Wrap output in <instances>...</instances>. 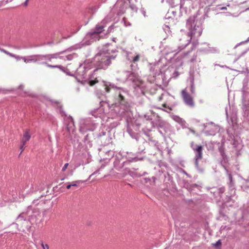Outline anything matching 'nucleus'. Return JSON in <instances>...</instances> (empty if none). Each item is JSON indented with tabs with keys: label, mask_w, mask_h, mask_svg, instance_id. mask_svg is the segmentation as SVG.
Masks as SVG:
<instances>
[{
	"label": "nucleus",
	"mask_w": 249,
	"mask_h": 249,
	"mask_svg": "<svg viewBox=\"0 0 249 249\" xmlns=\"http://www.w3.org/2000/svg\"><path fill=\"white\" fill-rule=\"evenodd\" d=\"M31 138L30 129H26L24 131L23 136L21 139V143L25 144L26 142L30 140Z\"/></svg>",
	"instance_id": "19"
},
{
	"label": "nucleus",
	"mask_w": 249,
	"mask_h": 249,
	"mask_svg": "<svg viewBox=\"0 0 249 249\" xmlns=\"http://www.w3.org/2000/svg\"><path fill=\"white\" fill-rule=\"evenodd\" d=\"M64 72L66 73L67 75H72V74H71L69 69H68V71H64Z\"/></svg>",
	"instance_id": "46"
},
{
	"label": "nucleus",
	"mask_w": 249,
	"mask_h": 249,
	"mask_svg": "<svg viewBox=\"0 0 249 249\" xmlns=\"http://www.w3.org/2000/svg\"><path fill=\"white\" fill-rule=\"evenodd\" d=\"M122 159L123 157L120 154L114 158L113 167L119 171H121L125 165L128 164L131 162L142 160H143V158H138L137 157H131L128 156L127 160L123 161Z\"/></svg>",
	"instance_id": "7"
},
{
	"label": "nucleus",
	"mask_w": 249,
	"mask_h": 249,
	"mask_svg": "<svg viewBox=\"0 0 249 249\" xmlns=\"http://www.w3.org/2000/svg\"><path fill=\"white\" fill-rule=\"evenodd\" d=\"M96 138L98 142H100L103 145H107L111 142L112 138L109 131H102L98 133Z\"/></svg>",
	"instance_id": "10"
},
{
	"label": "nucleus",
	"mask_w": 249,
	"mask_h": 249,
	"mask_svg": "<svg viewBox=\"0 0 249 249\" xmlns=\"http://www.w3.org/2000/svg\"><path fill=\"white\" fill-rule=\"evenodd\" d=\"M100 107H103L105 104H107V106L108 107L109 104L108 103L106 102H104L103 101H100ZM103 108H96L94 109L93 110L91 111V114L92 116H94L95 118H98L99 117H100V115L103 112Z\"/></svg>",
	"instance_id": "16"
},
{
	"label": "nucleus",
	"mask_w": 249,
	"mask_h": 249,
	"mask_svg": "<svg viewBox=\"0 0 249 249\" xmlns=\"http://www.w3.org/2000/svg\"><path fill=\"white\" fill-rule=\"evenodd\" d=\"M46 66L49 68H57V67H58V65H52L51 64H49L47 63L46 64Z\"/></svg>",
	"instance_id": "35"
},
{
	"label": "nucleus",
	"mask_w": 249,
	"mask_h": 249,
	"mask_svg": "<svg viewBox=\"0 0 249 249\" xmlns=\"http://www.w3.org/2000/svg\"><path fill=\"white\" fill-rule=\"evenodd\" d=\"M126 82L129 83L131 86L135 84L140 83L142 80H140L139 75L132 71H126Z\"/></svg>",
	"instance_id": "11"
},
{
	"label": "nucleus",
	"mask_w": 249,
	"mask_h": 249,
	"mask_svg": "<svg viewBox=\"0 0 249 249\" xmlns=\"http://www.w3.org/2000/svg\"><path fill=\"white\" fill-rule=\"evenodd\" d=\"M127 132L130 135V136L133 138L135 139L137 142L141 141L143 142V139L142 137L137 133H135L133 131V129L131 126L129 125L127 127Z\"/></svg>",
	"instance_id": "14"
},
{
	"label": "nucleus",
	"mask_w": 249,
	"mask_h": 249,
	"mask_svg": "<svg viewBox=\"0 0 249 249\" xmlns=\"http://www.w3.org/2000/svg\"><path fill=\"white\" fill-rule=\"evenodd\" d=\"M132 126L133 128H134L135 127V126L133 124L132 125Z\"/></svg>",
	"instance_id": "58"
},
{
	"label": "nucleus",
	"mask_w": 249,
	"mask_h": 249,
	"mask_svg": "<svg viewBox=\"0 0 249 249\" xmlns=\"http://www.w3.org/2000/svg\"><path fill=\"white\" fill-rule=\"evenodd\" d=\"M114 28V25L113 24H112L111 25H110L108 28V29H107V33H110L112 30H113Z\"/></svg>",
	"instance_id": "34"
},
{
	"label": "nucleus",
	"mask_w": 249,
	"mask_h": 249,
	"mask_svg": "<svg viewBox=\"0 0 249 249\" xmlns=\"http://www.w3.org/2000/svg\"><path fill=\"white\" fill-rule=\"evenodd\" d=\"M91 44V41L90 40L88 41H82L81 42L74 45L72 48L74 49H81L83 47L88 46Z\"/></svg>",
	"instance_id": "20"
},
{
	"label": "nucleus",
	"mask_w": 249,
	"mask_h": 249,
	"mask_svg": "<svg viewBox=\"0 0 249 249\" xmlns=\"http://www.w3.org/2000/svg\"><path fill=\"white\" fill-rule=\"evenodd\" d=\"M42 246L44 249H48L49 246L47 244L44 245L43 243H42Z\"/></svg>",
	"instance_id": "43"
},
{
	"label": "nucleus",
	"mask_w": 249,
	"mask_h": 249,
	"mask_svg": "<svg viewBox=\"0 0 249 249\" xmlns=\"http://www.w3.org/2000/svg\"><path fill=\"white\" fill-rule=\"evenodd\" d=\"M141 12H142V15L144 16V17H146V15H145L146 12H145V11L144 10V9H143V8H142V9H141Z\"/></svg>",
	"instance_id": "44"
},
{
	"label": "nucleus",
	"mask_w": 249,
	"mask_h": 249,
	"mask_svg": "<svg viewBox=\"0 0 249 249\" xmlns=\"http://www.w3.org/2000/svg\"><path fill=\"white\" fill-rule=\"evenodd\" d=\"M23 87V85H20L19 87H18V89H22Z\"/></svg>",
	"instance_id": "50"
},
{
	"label": "nucleus",
	"mask_w": 249,
	"mask_h": 249,
	"mask_svg": "<svg viewBox=\"0 0 249 249\" xmlns=\"http://www.w3.org/2000/svg\"><path fill=\"white\" fill-rule=\"evenodd\" d=\"M13 0H7L5 1L6 3L12 1Z\"/></svg>",
	"instance_id": "53"
},
{
	"label": "nucleus",
	"mask_w": 249,
	"mask_h": 249,
	"mask_svg": "<svg viewBox=\"0 0 249 249\" xmlns=\"http://www.w3.org/2000/svg\"><path fill=\"white\" fill-rule=\"evenodd\" d=\"M103 82L105 90L107 92H109L111 89L115 91V101L112 104L115 112L120 116H124L129 110L128 101L130 95L128 91L122 88L117 87L110 82Z\"/></svg>",
	"instance_id": "1"
},
{
	"label": "nucleus",
	"mask_w": 249,
	"mask_h": 249,
	"mask_svg": "<svg viewBox=\"0 0 249 249\" xmlns=\"http://www.w3.org/2000/svg\"><path fill=\"white\" fill-rule=\"evenodd\" d=\"M66 52V50H64V51L58 52V53H54L53 54H51L52 59H57V58H60V59L63 58L64 57L60 56V55Z\"/></svg>",
	"instance_id": "23"
},
{
	"label": "nucleus",
	"mask_w": 249,
	"mask_h": 249,
	"mask_svg": "<svg viewBox=\"0 0 249 249\" xmlns=\"http://www.w3.org/2000/svg\"><path fill=\"white\" fill-rule=\"evenodd\" d=\"M146 174V173H145V172H144V173H143V175H144V174Z\"/></svg>",
	"instance_id": "59"
},
{
	"label": "nucleus",
	"mask_w": 249,
	"mask_h": 249,
	"mask_svg": "<svg viewBox=\"0 0 249 249\" xmlns=\"http://www.w3.org/2000/svg\"><path fill=\"white\" fill-rule=\"evenodd\" d=\"M93 68L91 62L85 61L83 64H80L76 71V74L77 77L85 80H88V83L90 86H93L98 82L96 78L94 77L93 71L91 74H89L88 76V71Z\"/></svg>",
	"instance_id": "3"
},
{
	"label": "nucleus",
	"mask_w": 249,
	"mask_h": 249,
	"mask_svg": "<svg viewBox=\"0 0 249 249\" xmlns=\"http://www.w3.org/2000/svg\"><path fill=\"white\" fill-rule=\"evenodd\" d=\"M155 66H156L155 63L149 64V66H150L149 70L151 72V74L149 76L148 80L151 83L154 82V81L155 80V75H156V72L155 71Z\"/></svg>",
	"instance_id": "17"
},
{
	"label": "nucleus",
	"mask_w": 249,
	"mask_h": 249,
	"mask_svg": "<svg viewBox=\"0 0 249 249\" xmlns=\"http://www.w3.org/2000/svg\"><path fill=\"white\" fill-rule=\"evenodd\" d=\"M130 156V157H137L138 158H139L138 157V155H136V154H131V153H130V154H128L127 153V156H126V158L127 159L128 157ZM140 158H142L143 159V157H141Z\"/></svg>",
	"instance_id": "36"
},
{
	"label": "nucleus",
	"mask_w": 249,
	"mask_h": 249,
	"mask_svg": "<svg viewBox=\"0 0 249 249\" xmlns=\"http://www.w3.org/2000/svg\"><path fill=\"white\" fill-rule=\"evenodd\" d=\"M97 124H98L91 118L82 119L80 122L79 131L83 134L87 131H93L96 128Z\"/></svg>",
	"instance_id": "8"
},
{
	"label": "nucleus",
	"mask_w": 249,
	"mask_h": 249,
	"mask_svg": "<svg viewBox=\"0 0 249 249\" xmlns=\"http://www.w3.org/2000/svg\"><path fill=\"white\" fill-rule=\"evenodd\" d=\"M128 185H129L130 186H132V185L130 184V183H128L127 184Z\"/></svg>",
	"instance_id": "57"
},
{
	"label": "nucleus",
	"mask_w": 249,
	"mask_h": 249,
	"mask_svg": "<svg viewBox=\"0 0 249 249\" xmlns=\"http://www.w3.org/2000/svg\"><path fill=\"white\" fill-rule=\"evenodd\" d=\"M0 50L1 51V52H3V53H6V54L10 56L11 57H12L13 56H15V54H13V53H12L3 49H0Z\"/></svg>",
	"instance_id": "30"
},
{
	"label": "nucleus",
	"mask_w": 249,
	"mask_h": 249,
	"mask_svg": "<svg viewBox=\"0 0 249 249\" xmlns=\"http://www.w3.org/2000/svg\"><path fill=\"white\" fill-rule=\"evenodd\" d=\"M95 93L96 96L99 99H101L102 96H103V93L102 91L100 90H98V89L96 90L95 91Z\"/></svg>",
	"instance_id": "27"
},
{
	"label": "nucleus",
	"mask_w": 249,
	"mask_h": 249,
	"mask_svg": "<svg viewBox=\"0 0 249 249\" xmlns=\"http://www.w3.org/2000/svg\"><path fill=\"white\" fill-rule=\"evenodd\" d=\"M13 57L15 58L17 60H20L21 59H22V57H23L15 55V56H13Z\"/></svg>",
	"instance_id": "42"
},
{
	"label": "nucleus",
	"mask_w": 249,
	"mask_h": 249,
	"mask_svg": "<svg viewBox=\"0 0 249 249\" xmlns=\"http://www.w3.org/2000/svg\"><path fill=\"white\" fill-rule=\"evenodd\" d=\"M162 107L167 109L165 111L167 112H170L172 110V108L169 107H167L166 104L165 103L162 104Z\"/></svg>",
	"instance_id": "32"
},
{
	"label": "nucleus",
	"mask_w": 249,
	"mask_h": 249,
	"mask_svg": "<svg viewBox=\"0 0 249 249\" xmlns=\"http://www.w3.org/2000/svg\"><path fill=\"white\" fill-rule=\"evenodd\" d=\"M88 135H87L85 137V141H87L88 140Z\"/></svg>",
	"instance_id": "54"
},
{
	"label": "nucleus",
	"mask_w": 249,
	"mask_h": 249,
	"mask_svg": "<svg viewBox=\"0 0 249 249\" xmlns=\"http://www.w3.org/2000/svg\"><path fill=\"white\" fill-rule=\"evenodd\" d=\"M154 112L152 111L151 112V115H149L148 114L144 115V118L147 121H148L146 124V125L144 128H143L142 130L144 133L149 138V140L152 142L154 145H156L155 143V140L153 139L155 136V123L153 120V117H154Z\"/></svg>",
	"instance_id": "5"
},
{
	"label": "nucleus",
	"mask_w": 249,
	"mask_h": 249,
	"mask_svg": "<svg viewBox=\"0 0 249 249\" xmlns=\"http://www.w3.org/2000/svg\"><path fill=\"white\" fill-rule=\"evenodd\" d=\"M85 181H83V180H76L75 181H73L71 183V186H73V187L77 186L78 183H83Z\"/></svg>",
	"instance_id": "28"
},
{
	"label": "nucleus",
	"mask_w": 249,
	"mask_h": 249,
	"mask_svg": "<svg viewBox=\"0 0 249 249\" xmlns=\"http://www.w3.org/2000/svg\"><path fill=\"white\" fill-rule=\"evenodd\" d=\"M33 56H35V55H32L26 57L23 56V57H22V59L26 63L31 62L35 63V58L33 57Z\"/></svg>",
	"instance_id": "22"
},
{
	"label": "nucleus",
	"mask_w": 249,
	"mask_h": 249,
	"mask_svg": "<svg viewBox=\"0 0 249 249\" xmlns=\"http://www.w3.org/2000/svg\"><path fill=\"white\" fill-rule=\"evenodd\" d=\"M107 154L108 155H109L111 157H112L113 155L114 152L111 150H109L107 152Z\"/></svg>",
	"instance_id": "41"
},
{
	"label": "nucleus",
	"mask_w": 249,
	"mask_h": 249,
	"mask_svg": "<svg viewBox=\"0 0 249 249\" xmlns=\"http://www.w3.org/2000/svg\"><path fill=\"white\" fill-rule=\"evenodd\" d=\"M28 1H29V0H26L25 1V2L23 3V5L24 6H27L28 3Z\"/></svg>",
	"instance_id": "45"
},
{
	"label": "nucleus",
	"mask_w": 249,
	"mask_h": 249,
	"mask_svg": "<svg viewBox=\"0 0 249 249\" xmlns=\"http://www.w3.org/2000/svg\"><path fill=\"white\" fill-rule=\"evenodd\" d=\"M111 20V18L109 17L108 16H107L102 21L100 24H97L94 28V30L92 32H89L86 35L87 37L93 38L98 37L99 35L102 33L104 31V28L106 26V24L109 22Z\"/></svg>",
	"instance_id": "9"
},
{
	"label": "nucleus",
	"mask_w": 249,
	"mask_h": 249,
	"mask_svg": "<svg viewBox=\"0 0 249 249\" xmlns=\"http://www.w3.org/2000/svg\"><path fill=\"white\" fill-rule=\"evenodd\" d=\"M48 211V210L46 209V210H44L43 212V216H44L46 214V213Z\"/></svg>",
	"instance_id": "48"
},
{
	"label": "nucleus",
	"mask_w": 249,
	"mask_h": 249,
	"mask_svg": "<svg viewBox=\"0 0 249 249\" xmlns=\"http://www.w3.org/2000/svg\"><path fill=\"white\" fill-rule=\"evenodd\" d=\"M196 147L193 148V149L196 152L195 163L196 165H198V160H201L202 158L203 147L201 145H196Z\"/></svg>",
	"instance_id": "15"
},
{
	"label": "nucleus",
	"mask_w": 249,
	"mask_h": 249,
	"mask_svg": "<svg viewBox=\"0 0 249 249\" xmlns=\"http://www.w3.org/2000/svg\"><path fill=\"white\" fill-rule=\"evenodd\" d=\"M139 58H140V56L139 55H137L136 56H135L134 57V58L133 59V61L134 62H137L139 60Z\"/></svg>",
	"instance_id": "37"
},
{
	"label": "nucleus",
	"mask_w": 249,
	"mask_h": 249,
	"mask_svg": "<svg viewBox=\"0 0 249 249\" xmlns=\"http://www.w3.org/2000/svg\"><path fill=\"white\" fill-rule=\"evenodd\" d=\"M99 171L98 170H97L96 171H95L93 173H92L90 176V177H91V176H93L94 175H95L96 174H97V173H98Z\"/></svg>",
	"instance_id": "49"
},
{
	"label": "nucleus",
	"mask_w": 249,
	"mask_h": 249,
	"mask_svg": "<svg viewBox=\"0 0 249 249\" xmlns=\"http://www.w3.org/2000/svg\"><path fill=\"white\" fill-rule=\"evenodd\" d=\"M221 245V242L220 240H219L214 245V246L215 247L220 246Z\"/></svg>",
	"instance_id": "38"
},
{
	"label": "nucleus",
	"mask_w": 249,
	"mask_h": 249,
	"mask_svg": "<svg viewBox=\"0 0 249 249\" xmlns=\"http://www.w3.org/2000/svg\"><path fill=\"white\" fill-rule=\"evenodd\" d=\"M125 173L122 174V177H124L126 175L127 173L133 178H137L142 176V175L140 173H138L136 171H132L129 168H124Z\"/></svg>",
	"instance_id": "18"
},
{
	"label": "nucleus",
	"mask_w": 249,
	"mask_h": 249,
	"mask_svg": "<svg viewBox=\"0 0 249 249\" xmlns=\"http://www.w3.org/2000/svg\"><path fill=\"white\" fill-rule=\"evenodd\" d=\"M77 57V54L75 53H72L71 54H69V55H67V56H66V58H67V59L68 60H71L73 58H74L75 57Z\"/></svg>",
	"instance_id": "25"
},
{
	"label": "nucleus",
	"mask_w": 249,
	"mask_h": 249,
	"mask_svg": "<svg viewBox=\"0 0 249 249\" xmlns=\"http://www.w3.org/2000/svg\"><path fill=\"white\" fill-rule=\"evenodd\" d=\"M117 55H111L108 50H102L97 53L91 62L96 69L93 71L95 73L99 69L106 70L110 65L112 60H115Z\"/></svg>",
	"instance_id": "2"
},
{
	"label": "nucleus",
	"mask_w": 249,
	"mask_h": 249,
	"mask_svg": "<svg viewBox=\"0 0 249 249\" xmlns=\"http://www.w3.org/2000/svg\"><path fill=\"white\" fill-rule=\"evenodd\" d=\"M57 68L59 69L61 71L64 72L65 71H68V69L61 66V65H58Z\"/></svg>",
	"instance_id": "33"
},
{
	"label": "nucleus",
	"mask_w": 249,
	"mask_h": 249,
	"mask_svg": "<svg viewBox=\"0 0 249 249\" xmlns=\"http://www.w3.org/2000/svg\"><path fill=\"white\" fill-rule=\"evenodd\" d=\"M172 118L174 120L179 124H182L184 122L182 118L176 115H174Z\"/></svg>",
	"instance_id": "24"
},
{
	"label": "nucleus",
	"mask_w": 249,
	"mask_h": 249,
	"mask_svg": "<svg viewBox=\"0 0 249 249\" xmlns=\"http://www.w3.org/2000/svg\"><path fill=\"white\" fill-rule=\"evenodd\" d=\"M111 52V53H114L117 52V51L116 50H112Z\"/></svg>",
	"instance_id": "52"
},
{
	"label": "nucleus",
	"mask_w": 249,
	"mask_h": 249,
	"mask_svg": "<svg viewBox=\"0 0 249 249\" xmlns=\"http://www.w3.org/2000/svg\"><path fill=\"white\" fill-rule=\"evenodd\" d=\"M129 1V2L130 3V8L133 11L137 12L138 10V8L136 7V6L133 4L130 3V0H128Z\"/></svg>",
	"instance_id": "29"
},
{
	"label": "nucleus",
	"mask_w": 249,
	"mask_h": 249,
	"mask_svg": "<svg viewBox=\"0 0 249 249\" xmlns=\"http://www.w3.org/2000/svg\"><path fill=\"white\" fill-rule=\"evenodd\" d=\"M221 10H226L227 9V8L226 7H222L220 8Z\"/></svg>",
	"instance_id": "51"
},
{
	"label": "nucleus",
	"mask_w": 249,
	"mask_h": 249,
	"mask_svg": "<svg viewBox=\"0 0 249 249\" xmlns=\"http://www.w3.org/2000/svg\"><path fill=\"white\" fill-rule=\"evenodd\" d=\"M33 57L35 58V63L40 64L46 65V62L44 61L43 55L42 54H35V56Z\"/></svg>",
	"instance_id": "21"
},
{
	"label": "nucleus",
	"mask_w": 249,
	"mask_h": 249,
	"mask_svg": "<svg viewBox=\"0 0 249 249\" xmlns=\"http://www.w3.org/2000/svg\"><path fill=\"white\" fill-rule=\"evenodd\" d=\"M49 100L54 106L57 107L59 108V111L62 116L66 117L65 122L68 132H70L71 131H73L74 127L73 118L70 116L68 117L67 116L65 111L62 109V105L58 101L52 99H49Z\"/></svg>",
	"instance_id": "6"
},
{
	"label": "nucleus",
	"mask_w": 249,
	"mask_h": 249,
	"mask_svg": "<svg viewBox=\"0 0 249 249\" xmlns=\"http://www.w3.org/2000/svg\"><path fill=\"white\" fill-rule=\"evenodd\" d=\"M71 183H69V184L66 186V188L67 189H70L71 188Z\"/></svg>",
	"instance_id": "47"
},
{
	"label": "nucleus",
	"mask_w": 249,
	"mask_h": 249,
	"mask_svg": "<svg viewBox=\"0 0 249 249\" xmlns=\"http://www.w3.org/2000/svg\"><path fill=\"white\" fill-rule=\"evenodd\" d=\"M124 25L126 26H127V25L126 24V22L125 21H124ZM128 25H131V24L130 23H128Z\"/></svg>",
	"instance_id": "55"
},
{
	"label": "nucleus",
	"mask_w": 249,
	"mask_h": 249,
	"mask_svg": "<svg viewBox=\"0 0 249 249\" xmlns=\"http://www.w3.org/2000/svg\"><path fill=\"white\" fill-rule=\"evenodd\" d=\"M25 145V144H23V143H21V145L20 146V149L21 150L20 153H21L23 152V151L24 150Z\"/></svg>",
	"instance_id": "40"
},
{
	"label": "nucleus",
	"mask_w": 249,
	"mask_h": 249,
	"mask_svg": "<svg viewBox=\"0 0 249 249\" xmlns=\"http://www.w3.org/2000/svg\"><path fill=\"white\" fill-rule=\"evenodd\" d=\"M144 179L145 181V183H147L148 182H149L150 184H151V182H152L154 184L155 180H156V178L155 177H152L151 178H144Z\"/></svg>",
	"instance_id": "26"
},
{
	"label": "nucleus",
	"mask_w": 249,
	"mask_h": 249,
	"mask_svg": "<svg viewBox=\"0 0 249 249\" xmlns=\"http://www.w3.org/2000/svg\"><path fill=\"white\" fill-rule=\"evenodd\" d=\"M69 165V163H66L65 164V165H64V166L63 167L62 169V171H64L66 170V169H67V168L68 167V166Z\"/></svg>",
	"instance_id": "39"
},
{
	"label": "nucleus",
	"mask_w": 249,
	"mask_h": 249,
	"mask_svg": "<svg viewBox=\"0 0 249 249\" xmlns=\"http://www.w3.org/2000/svg\"><path fill=\"white\" fill-rule=\"evenodd\" d=\"M181 96L185 104L190 107H194L195 103L193 97L187 92L186 89L181 91Z\"/></svg>",
	"instance_id": "12"
},
{
	"label": "nucleus",
	"mask_w": 249,
	"mask_h": 249,
	"mask_svg": "<svg viewBox=\"0 0 249 249\" xmlns=\"http://www.w3.org/2000/svg\"><path fill=\"white\" fill-rule=\"evenodd\" d=\"M32 215L30 214V211L23 212L18 215L16 218V223H13L11 226H15L18 231L23 232L29 231H30V220Z\"/></svg>",
	"instance_id": "4"
},
{
	"label": "nucleus",
	"mask_w": 249,
	"mask_h": 249,
	"mask_svg": "<svg viewBox=\"0 0 249 249\" xmlns=\"http://www.w3.org/2000/svg\"><path fill=\"white\" fill-rule=\"evenodd\" d=\"M116 39V38H112V41H113L114 42H115L116 41H115Z\"/></svg>",
	"instance_id": "56"
},
{
	"label": "nucleus",
	"mask_w": 249,
	"mask_h": 249,
	"mask_svg": "<svg viewBox=\"0 0 249 249\" xmlns=\"http://www.w3.org/2000/svg\"><path fill=\"white\" fill-rule=\"evenodd\" d=\"M43 57L44 58V61H46L47 60L51 61L52 60L51 55V54H45L43 55Z\"/></svg>",
	"instance_id": "31"
},
{
	"label": "nucleus",
	"mask_w": 249,
	"mask_h": 249,
	"mask_svg": "<svg viewBox=\"0 0 249 249\" xmlns=\"http://www.w3.org/2000/svg\"><path fill=\"white\" fill-rule=\"evenodd\" d=\"M143 84V83L142 81L140 83L132 85L133 92L136 96L139 97L144 94V88Z\"/></svg>",
	"instance_id": "13"
}]
</instances>
